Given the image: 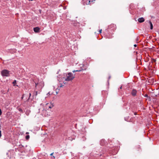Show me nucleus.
Returning <instances> with one entry per match:
<instances>
[{
	"label": "nucleus",
	"instance_id": "nucleus-1",
	"mask_svg": "<svg viewBox=\"0 0 159 159\" xmlns=\"http://www.w3.org/2000/svg\"><path fill=\"white\" fill-rule=\"evenodd\" d=\"M66 78L65 80L67 81H69L73 80L75 77L71 72H69L66 75Z\"/></svg>",
	"mask_w": 159,
	"mask_h": 159
},
{
	"label": "nucleus",
	"instance_id": "nucleus-2",
	"mask_svg": "<svg viewBox=\"0 0 159 159\" xmlns=\"http://www.w3.org/2000/svg\"><path fill=\"white\" fill-rule=\"evenodd\" d=\"M116 29V25L114 24H111L109 25L107 29L108 31L110 32V31H114Z\"/></svg>",
	"mask_w": 159,
	"mask_h": 159
},
{
	"label": "nucleus",
	"instance_id": "nucleus-3",
	"mask_svg": "<svg viewBox=\"0 0 159 159\" xmlns=\"http://www.w3.org/2000/svg\"><path fill=\"white\" fill-rule=\"evenodd\" d=\"M10 72L7 70H4L1 71V74L2 76H8L10 75Z\"/></svg>",
	"mask_w": 159,
	"mask_h": 159
},
{
	"label": "nucleus",
	"instance_id": "nucleus-4",
	"mask_svg": "<svg viewBox=\"0 0 159 159\" xmlns=\"http://www.w3.org/2000/svg\"><path fill=\"white\" fill-rule=\"evenodd\" d=\"M93 2V0H84L83 3L85 5L91 4Z\"/></svg>",
	"mask_w": 159,
	"mask_h": 159
},
{
	"label": "nucleus",
	"instance_id": "nucleus-5",
	"mask_svg": "<svg viewBox=\"0 0 159 159\" xmlns=\"http://www.w3.org/2000/svg\"><path fill=\"white\" fill-rule=\"evenodd\" d=\"M137 91L135 89H133L131 91V94L133 97L137 96Z\"/></svg>",
	"mask_w": 159,
	"mask_h": 159
},
{
	"label": "nucleus",
	"instance_id": "nucleus-6",
	"mask_svg": "<svg viewBox=\"0 0 159 159\" xmlns=\"http://www.w3.org/2000/svg\"><path fill=\"white\" fill-rule=\"evenodd\" d=\"M34 30L36 33H38L39 32L40 28L38 27H35L34 28Z\"/></svg>",
	"mask_w": 159,
	"mask_h": 159
},
{
	"label": "nucleus",
	"instance_id": "nucleus-7",
	"mask_svg": "<svg viewBox=\"0 0 159 159\" xmlns=\"http://www.w3.org/2000/svg\"><path fill=\"white\" fill-rule=\"evenodd\" d=\"M144 20L145 19L143 17L140 18L138 19V21L140 23L143 22L144 21Z\"/></svg>",
	"mask_w": 159,
	"mask_h": 159
},
{
	"label": "nucleus",
	"instance_id": "nucleus-8",
	"mask_svg": "<svg viewBox=\"0 0 159 159\" xmlns=\"http://www.w3.org/2000/svg\"><path fill=\"white\" fill-rule=\"evenodd\" d=\"M149 24L150 25V29L152 30L153 29V25H152V22L150 21H149Z\"/></svg>",
	"mask_w": 159,
	"mask_h": 159
},
{
	"label": "nucleus",
	"instance_id": "nucleus-9",
	"mask_svg": "<svg viewBox=\"0 0 159 159\" xmlns=\"http://www.w3.org/2000/svg\"><path fill=\"white\" fill-rule=\"evenodd\" d=\"M30 112V111L29 110H27L26 111L25 114L27 116H28Z\"/></svg>",
	"mask_w": 159,
	"mask_h": 159
},
{
	"label": "nucleus",
	"instance_id": "nucleus-10",
	"mask_svg": "<svg viewBox=\"0 0 159 159\" xmlns=\"http://www.w3.org/2000/svg\"><path fill=\"white\" fill-rule=\"evenodd\" d=\"M144 96L145 97H147V98H149V101H150V100H151L150 98V97H148V94H146L144 95Z\"/></svg>",
	"mask_w": 159,
	"mask_h": 159
},
{
	"label": "nucleus",
	"instance_id": "nucleus-11",
	"mask_svg": "<svg viewBox=\"0 0 159 159\" xmlns=\"http://www.w3.org/2000/svg\"><path fill=\"white\" fill-rule=\"evenodd\" d=\"M16 80H14V81L13 82V85L14 86H15L16 85Z\"/></svg>",
	"mask_w": 159,
	"mask_h": 159
},
{
	"label": "nucleus",
	"instance_id": "nucleus-12",
	"mask_svg": "<svg viewBox=\"0 0 159 159\" xmlns=\"http://www.w3.org/2000/svg\"><path fill=\"white\" fill-rule=\"evenodd\" d=\"M18 110L20 112L22 113H23V110L20 108H19L18 109Z\"/></svg>",
	"mask_w": 159,
	"mask_h": 159
},
{
	"label": "nucleus",
	"instance_id": "nucleus-13",
	"mask_svg": "<svg viewBox=\"0 0 159 159\" xmlns=\"http://www.w3.org/2000/svg\"><path fill=\"white\" fill-rule=\"evenodd\" d=\"M30 138V136L27 135L25 136V139H26L28 140Z\"/></svg>",
	"mask_w": 159,
	"mask_h": 159
},
{
	"label": "nucleus",
	"instance_id": "nucleus-14",
	"mask_svg": "<svg viewBox=\"0 0 159 159\" xmlns=\"http://www.w3.org/2000/svg\"><path fill=\"white\" fill-rule=\"evenodd\" d=\"M34 94V95L36 96L37 95V91H35Z\"/></svg>",
	"mask_w": 159,
	"mask_h": 159
},
{
	"label": "nucleus",
	"instance_id": "nucleus-15",
	"mask_svg": "<svg viewBox=\"0 0 159 159\" xmlns=\"http://www.w3.org/2000/svg\"><path fill=\"white\" fill-rule=\"evenodd\" d=\"M31 93H29V98H28V99H27V101H28L29 99H30V97H31Z\"/></svg>",
	"mask_w": 159,
	"mask_h": 159
},
{
	"label": "nucleus",
	"instance_id": "nucleus-16",
	"mask_svg": "<svg viewBox=\"0 0 159 159\" xmlns=\"http://www.w3.org/2000/svg\"><path fill=\"white\" fill-rule=\"evenodd\" d=\"M2 114V111L0 109V116Z\"/></svg>",
	"mask_w": 159,
	"mask_h": 159
},
{
	"label": "nucleus",
	"instance_id": "nucleus-17",
	"mask_svg": "<svg viewBox=\"0 0 159 159\" xmlns=\"http://www.w3.org/2000/svg\"><path fill=\"white\" fill-rule=\"evenodd\" d=\"M101 31H102V30H100L99 31V33H101Z\"/></svg>",
	"mask_w": 159,
	"mask_h": 159
},
{
	"label": "nucleus",
	"instance_id": "nucleus-18",
	"mask_svg": "<svg viewBox=\"0 0 159 159\" xmlns=\"http://www.w3.org/2000/svg\"><path fill=\"white\" fill-rule=\"evenodd\" d=\"M111 78V76H109V77H108V81H109V80Z\"/></svg>",
	"mask_w": 159,
	"mask_h": 159
},
{
	"label": "nucleus",
	"instance_id": "nucleus-19",
	"mask_svg": "<svg viewBox=\"0 0 159 159\" xmlns=\"http://www.w3.org/2000/svg\"><path fill=\"white\" fill-rule=\"evenodd\" d=\"M80 71V70H75L76 72Z\"/></svg>",
	"mask_w": 159,
	"mask_h": 159
},
{
	"label": "nucleus",
	"instance_id": "nucleus-20",
	"mask_svg": "<svg viewBox=\"0 0 159 159\" xmlns=\"http://www.w3.org/2000/svg\"><path fill=\"white\" fill-rule=\"evenodd\" d=\"M63 86V85H62L61 84V85H60V87H62Z\"/></svg>",
	"mask_w": 159,
	"mask_h": 159
},
{
	"label": "nucleus",
	"instance_id": "nucleus-21",
	"mask_svg": "<svg viewBox=\"0 0 159 159\" xmlns=\"http://www.w3.org/2000/svg\"><path fill=\"white\" fill-rule=\"evenodd\" d=\"M53 152L52 153H51V154H50V155H51V156H52V155H53Z\"/></svg>",
	"mask_w": 159,
	"mask_h": 159
},
{
	"label": "nucleus",
	"instance_id": "nucleus-22",
	"mask_svg": "<svg viewBox=\"0 0 159 159\" xmlns=\"http://www.w3.org/2000/svg\"><path fill=\"white\" fill-rule=\"evenodd\" d=\"M134 47H136L137 46V45L136 44H134Z\"/></svg>",
	"mask_w": 159,
	"mask_h": 159
},
{
	"label": "nucleus",
	"instance_id": "nucleus-23",
	"mask_svg": "<svg viewBox=\"0 0 159 159\" xmlns=\"http://www.w3.org/2000/svg\"><path fill=\"white\" fill-rule=\"evenodd\" d=\"M122 86H121L120 87V89H122Z\"/></svg>",
	"mask_w": 159,
	"mask_h": 159
},
{
	"label": "nucleus",
	"instance_id": "nucleus-24",
	"mask_svg": "<svg viewBox=\"0 0 159 159\" xmlns=\"http://www.w3.org/2000/svg\"><path fill=\"white\" fill-rule=\"evenodd\" d=\"M23 97H24V95H23V96L21 97V99H22L23 98Z\"/></svg>",
	"mask_w": 159,
	"mask_h": 159
},
{
	"label": "nucleus",
	"instance_id": "nucleus-25",
	"mask_svg": "<svg viewBox=\"0 0 159 159\" xmlns=\"http://www.w3.org/2000/svg\"><path fill=\"white\" fill-rule=\"evenodd\" d=\"M138 39H139V38H138V37H137L136 38V40H138Z\"/></svg>",
	"mask_w": 159,
	"mask_h": 159
},
{
	"label": "nucleus",
	"instance_id": "nucleus-26",
	"mask_svg": "<svg viewBox=\"0 0 159 159\" xmlns=\"http://www.w3.org/2000/svg\"><path fill=\"white\" fill-rule=\"evenodd\" d=\"M134 115H136L137 114V113L136 112H134Z\"/></svg>",
	"mask_w": 159,
	"mask_h": 159
},
{
	"label": "nucleus",
	"instance_id": "nucleus-27",
	"mask_svg": "<svg viewBox=\"0 0 159 159\" xmlns=\"http://www.w3.org/2000/svg\"><path fill=\"white\" fill-rule=\"evenodd\" d=\"M72 72H76V71H75V70H73V71H72Z\"/></svg>",
	"mask_w": 159,
	"mask_h": 159
},
{
	"label": "nucleus",
	"instance_id": "nucleus-28",
	"mask_svg": "<svg viewBox=\"0 0 159 159\" xmlns=\"http://www.w3.org/2000/svg\"><path fill=\"white\" fill-rule=\"evenodd\" d=\"M52 157H53L54 159H55V157L54 156H52Z\"/></svg>",
	"mask_w": 159,
	"mask_h": 159
},
{
	"label": "nucleus",
	"instance_id": "nucleus-29",
	"mask_svg": "<svg viewBox=\"0 0 159 159\" xmlns=\"http://www.w3.org/2000/svg\"><path fill=\"white\" fill-rule=\"evenodd\" d=\"M48 94H49V95L50 94V92H49V93H48L47 94V95H48Z\"/></svg>",
	"mask_w": 159,
	"mask_h": 159
},
{
	"label": "nucleus",
	"instance_id": "nucleus-30",
	"mask_svg": "<svg viewBox=\"0 0 159 159\" xmlns=\"http://www.w3.org/2000/svg\"><path fill=\"white\" fill-rule=\"evenodd\" d=\"M49 108H51V107L50 106H49Z\"/></svg>",
	"mask_w": 159,
	"mask_h": 159
},
{
	"label": "nucleus",
	"instance_id": "nucleus-31",
	"mask_svg": "<svg viewBox=\"0 0 159 159\" xmlns=\"http://www.w3.org/2000/svg\"><path fill=\"white\" fill-rule=\"evenodd\" d=\"M35 84H36V85H37L36 83H35Z\"/></svg>",
	"mask_w": 159,
	"mask_h": 159
}]
</instances>
